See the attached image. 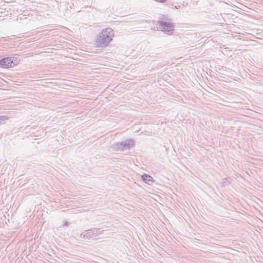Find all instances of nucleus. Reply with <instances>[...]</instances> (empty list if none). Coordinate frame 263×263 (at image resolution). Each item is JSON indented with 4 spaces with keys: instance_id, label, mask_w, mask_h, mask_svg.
Here are the masks:
<instances>
[{
    "instance_id": "nucleus-1",
    "label": "nucleus",
    "mask_w": 263,
    "mask_h": 263,
    "mask_svg": "<svg viewBox=\"0 0 263 263\" xmlns=\"http://www.w3.org/2000/svg\"><path fill=\"white\" fill-rule=\"evenodd\" d=\"M114 32L112 29L108 28L103 29L96 41L98 47L105 46L112 40Z\"/></svg>"
},
{
    "instance_id": "nucleus-2",
    "label": "nucleus",
    "mask_w": 263,
    "mask_h": 263,
    "mask_svg": "<svg viewBox=\"0 0 263 263\" xmlns=\"http://www.w3.org/2000/svg\"><path fill=\"white\" fill-rule=\"evenodd\" d=\"M17 63V60H13L11 58H6L0 60V67L2 68H9L14 66Z\"/></svg>"
},
{
    "instance_id": "nucleus-3",
    "label": "nucleus",
    "mask_w": 263,
    "mask_h": 263,
    "mask_svg": "<svg viewBox=\"0 0 263 263\" xmlns=\"http://www.w3.org/2000/svg\"><path fill=\"white\" fill-rule=\"evenodd\" d=\"M161 28L164 32H170L173 31V26L170 23H161Z\"/></svg>"
},
{
    "instance_id": "nucleus-4",
    "label": "nucleus",
    "mask_w": 263,
    "mask_h": 263,
    "mask_svg": "<svg viewBox=\"0 0 263 263\" xmlns=\"http://www.w3.org/2000/svg\"><path fill=\"white\" fill-rule=\"evenodd\" d=\"M142 178L143 180L147 184H150V183H152L154 181L152 177L149 175L144 174L142 175Z\"/></svg>"
},
{
    "instance_id": "nucleus-5",
    "label": "nucleus",
    "mask_w": 263,
    "mask_h": 263,
    "mask_svg": "<svg viewBox=\"0 0 263 263\" xmlns=\"http://www.w3.org/2000/svg\"><path fill=\"white\" fill-rule=\"evenodd\" d=\"M155 1L159 3H164L166 0H155Z\"/></svg>"
}]
</instances>
